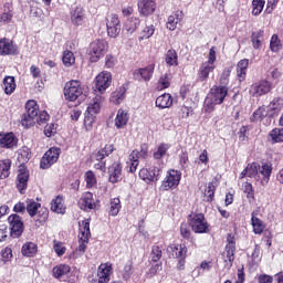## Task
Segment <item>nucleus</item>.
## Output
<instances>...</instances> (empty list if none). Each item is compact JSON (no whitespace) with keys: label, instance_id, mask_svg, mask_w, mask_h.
<instances>
[{"label":"nucleus","instance_id":"a18cd8bd","mask_svg":"<svg viewBox=\"0 0 283 283\" xmlns=\"http://www.w3.org/2000/svg\"><path fill=\"white\" fill-rule=\"evenodd\" d=\"M265 3H266L265 0H252L253 17H259V14H262V10H264Z\"/></svg>","mask_w":283,"mask_h":283},{"label":"nucleus","instance_id":"f8f14e48","mask_svg":"<svg viewBox=\"0 0 283 283\" xmlns=\"http://www.w3.org/2000/svg\"><path fill=\"white\" fill-rule=\"evenodd\" d=\"M273 90V83L263 80L260 82H256L250 86V96H254L258 98V96H264V94H269Z\"/></svg>","mask_w":283,"mask_h":283},{"label":"nucleus","instance_id":"79ce46f5","mask_svg":"<svg viewBox=\"0 0 283 283\" xmlns=\"http://www.w3.org/2000/svg\"><path fill=\"white\" fill-rule=\"evenodd\" d=\"M12 21V4L6 3L4 11L0 14V23H10Z\"/></svg>","mask_w":283,"mask_h":283},{"label":"nucleus","instance_id":"7ed1b4c3","mask_svg":"<svg viewBox=\"0 0 283 283\" xmlns=\"http://www.w3.org/2000/svg\"><path fill=\"white\" fill-rule=\"evenodd\" d=\"M78 224V247L70 255V258H72L73 260L83 258V255H85V249H87V244H90V238L92 235V232L90 231V219L80 221Z\"/></svg>","mask_w":283,"mask_h":283},{"label":"nucleus","instance_id":"4be33fe9","mask_svg":"<svg viewBox=\"0 0 283 283\" xmlns=\"http://www.w3.org/2000/svg\"><path fill=\"white\" fill-rule=\"evenodd\" d=\"M283 108V99L280 97H275L270 102V104L266 107V116L269 118H275L276 116H280V112H282Z\"/></svg>","mask_w":283,"mask_h":283},{"label":"nucleus","instance_id":"e2e57ef3","mask_svg":"<svg viewBox=\"0 0 283 283\" xmlns=\"http://www.w3.org/2000/svg\"><path fill=\"white\" fill-rule=\"evenodd\" d=\"M229 76H231V69H224L220 77L221 87L229 85Z\"/></svg>","mask_w":283,"mask_h":283},{"label":"nucleus","instance_id":"58836bf2","mask_svg":"<svg viewBox=\"0 0 283 283\" xmlns=\"http://www.w3.org/2000/svg\"><path fill=\"white\" fill-rule=\"evenodd\" d=\"M113 153H114V145H106L104 148L99 149L96 153L95 158L98 163H103V160H105V158H107V156H109Z\"/></svg>","mask_w":283,"mask_h":283},{"label":"nucleus","instance_id":"8fccbe9b","mask_svg":"<svg viewBox=\"0 0 283 283\" xmlns=\"http://www.w3.org/2000/svg\"><path fill=\"white\" fill-rule=\"evenodd\" d=\"M120 199L113 198L111 200L109 216L116 217L120 212Z\"/></svg>","mask_w":283,"mask_h":283},{"label":"nucleus","instance_id":"aec40b11","mask_svg":"<svg viewBox=\"0 0 283 283\" xmlns=\"http://www.w3.org/2000/svg\"><path fill=\"white\" fill-rule=\"evenodd\" d=\"M78 207L82 209V211H92L96 209L94 195L92 192H84L78 200Z\"/></svg>","mask_w":283,"mask_h":283},{"label":"nucleus","instance_id":"de8ad7c7","mask_svg":"<svg viewBox=\"0 0 283 283\" xmlns=\"http://www.w3.org/2000/svg\"><path fill=\"white\" fill-rule=\"evenodd\" d=\"M39 209H41V203L36 201L29 200L27 203V211L31 218H34L36 213H39Z\"/></svg>","mask_w":283,"mask_h":283},{"label":"nucleus","instance_id":"5fc2aeb1","mask_svg":"<svg viewBox=\"0 0 283 283\" xmlns=\"http://www.w3.org/2000/svg\"><path fill=\"white\" fill-rule=\"evenodd\" d=\"M154 32H156V29H154V25L145 27L140 32L139 41L151 39V36H154Z\"/></svg>","mask_w":283,"mask_h":283},{"label":"nucleus","instance_id":"338daca9","mask_svg":"<svg viewBox=\"0 0 283 283\" xmlns=\"http://www.w3.org/2000/svg\"><path fill=\"white\" fill-rule=\"evenodd\" d=\"M259 283H273V276L269 274H261L258 276Z\"/></svg>","mask_w":283,"mask_h":283},{"label":"nucleus","instance_id":"09e8293b","mask_svg":"<svg viewBox=\"0 0 283 283\" xmlns=\"http://www.w3.org/2000/svg\"><path fill=\"white\" fill-rule=\"evenodd\" d=\"M62 61L65 67H71V65H74V63H76V57L74 56V53L72 51H64Z\"/></svg>","mask_w":283,"mask_h":283},{"label":"nucleus","instance_id":"4c0bfd02","mask_svg":"<svg viewBox=\"0 0 283 283\" xmlns=\"http://www.w3.org/2000/svg\"><path fill=\"white\" fill-rule=\"evenodd\" d=\"M10 167H12V161L10 159L0 160V179L6 180L10 176Z\"/></svg>","mask_w":283,"mask_h":283},{"label":"nucleus","instance_id":"3c124183","mask_svg":"<svg viewBox=\"0 0 283 283\" xmlns=\"http://www.w3.org/2000/svg\"><path fill=\"white\" fill-rule=\"evenodd\" d=\"M203 195L206 202H212L213 196L216 195V186L209 182L208 186H206L205 188Z\"/></svg>","mask_w":283,"mask_h":283},{"label":"nucleus","instance_id":"c756f323","mask_svg":"<svg viewBox=\"0 0 283 283\" xmlns=\"http://www.w3.org/2000/svg\"><path fill=\"white\" fill-rule=\"evenodd\" d=\"M129 122V113L123 108H119L115 117V127L117 129H123Z\"/></svg>","mask_w":283,"mask_h":283},{"label":"nucleus","instance_id":"39448f33","mask_svg":"<svg viewBox=\"0 0 283 283\" xmlns=\"http://www.w3.org/2000/svg\"><path fill=\"white\" fill-rule=\"evenodd\" d=\"M218 56L216 54V46L209 50L208 61L201 63L198 70V76L201 81H209V75L216 70V61Z\"/></svg>","mask_w":283,"mask_h":283},{"label":"nucleus","instance_id":"4d7b16f0","mask_svg":"<svg viewBox=\"0 0 283 283\" xmlns=\"http://www.w3.org/2000/svg\"><path fill=\"white\" fill-rule=\"evenodd\" d=\"M270 49L272 50V52H280V50L282 49V42L280 41L277 34L272 35L270 41Z\"/></svg>","mask_w":283,"mask_h":283},{"label":"nucleus","instance_id":"b1692460","mask_svg":"<svg viewBox=\"0 0 283 283\" xmlns=\"http://www.w3.org/2000/svg\"><path fill=\"white\" fill-rule=\"evenodd\" d=\"M123 179V166L120 163L115 161L109 168H108V180L109 182H118Z\"/></svg>","mask_w":283,"mask_h":283},{"label":"nucleus","instance_id":"72a5a7b5","mask_svg":"<svg viewBox=\"0 0 283 283\" xmlns=\"http://www.w3.org/2000/svg\"><path fill=\"white\" fill-rule=\"evenodd\" d=\"M249 69V59H243L237 64V76L240 82L247 78V70Z\"/></svg>","mask_w":283,"mask_h":283},{"label":"nucleus","instance_id":"f3484780","mask_svg":"<svg viewBox=\"0 0 283 283\" xmlns=\"http://www.w3.org/2000/svg\"><path fill=\"white\" fill-rule=\"evenodd\" d=\"M8 222L11 229V237L12 238H20L23 233V221L19 217V214H11L8 218Z\"/></svg>","mask_w":283,"mask_h":283},{"label":"nucleus","instance_id":"cd10ccee","mask_svg":"<svg viewBox=\"0 0 283 283\" xmlns=\"http://www.w3.org/2000/svg\"><path fill=\"white\" fill-rule=\"evenodd\" d=\"M17 52V45L8 39H0V54L2 56H8Z\"/></svg>","mask_w":283,"mask_h":283},{"label":"nucleus","instance_id":"9d476101","mask_svg":"<svg viewBox=\"0 0 283 283\" xmlns=\"http://www.w3.org/2000/svg\"><path fill=\"white\" fill-rule=\"evenodd\" d=\"M107 34L112 39H116L120 34V20L116 13H111L106 17Z\"/></svg>","mask_w":283,"mask_h":283},{"label":"nucleus","instance_id":"6e6d98bb","mask_svg":"<svg viewBox=\"0 0 283 283\" xmlns=\"http://www.w3.org/2000/svg\"><path fill=\"white\" fill-rule=\"evenodd\" d=\"M273 143H283V128H274L270 132Z\"/></svg>","mask_w":283,"mask_h":283},{"label":"nucleus","instance_id":"774afa93","mask_svg":"<svg viewBox=\"0 0 283 283\" xmlns=\"http://www.w3.org/2000/svg\"><path fill=\"white\" fill-rule=\"evenodd\" d=\"M190 112H191V108H189L187 106H181V108L179 111V117H181V118H189Z\"/></svg>","mask_w":283,"mask_h":283},{"label":"nucleus","instance_id":"ddd939ff","mask_svg":"<svg viewBox=\"0 0 283 283\" xmlns=\"http://www.w3.org/2000/svg\"><path fill=\"white\" fill-rule=\"evenodd\" d=\"M59 156H61V148H57V147L50 148L42 157L40 167L42 169H50V167L59 160Z\"/></svg>","mask_w":283,"mask_h":283},{"label":"nucleus","instance_id":"a19ab883","mask_svg":"<svg viewBox=\"0 0 283 283\" xmlns=\"http://www.w3.org/2000/svg\"><path fill=\"white\" fill-rule=\"evenodd\" d=\"M38 247L33 242H27L22 245V255L27 258H32L36 255Z\"/></svg>","mask_w":283,"mask_h":283},{"label":"nucleus","instance_id":"6ab92c4d","mask_svg":"<svg viewBox=\"0 0 283 283\" xmlns=\"http://www.w3.org/2000/svg\"><path fill=\"white\" fill-rule=\"evenodd\" d=\"M224 269L229 271L233 266V260H235V242L229 241L226 245V252L222 254Z\"/></svg>","mask_w":283,"mask_h":283},{"label":"nucleus","instance_id":"c9c22d12","mask_svg":"<svg viewBox=\"0 0 283 283\" xmlns=\"http://www.w3.org/2000/svg\"><path fill=\"white\" fill-rule=\"evenodd\" d=\"M109 275H112V263H102L97 269V277L105 279L106 282H109Z\"/></svg>","mask_w":283,"mask_h":283},{"label":"nucleus","instance_id":"603ef678","mask_svg":"<svg viewBox=\"0 0 283 283\" xmlns=\"http://www.w3.org/2000/svg\"><path fill=\"white\" fill-rule=\"evenodd\" d=\"M166 63L169 66L178 65V53H176V50H169L166 53Z\"/></svg>","mask_w":283,"mask_h":283},{"label":"nucleus","instance_id":"69168bd1","mask_svg":"<svg viewBox=\"0 0 283 283\" xmlns=\"http://www.w3.org/2000/svg\"><path fill=\"white\" fill-rule=\"evenodd\" d=\"M56 134V125L54 124H49L44 127V135L48 138H52Z\"/></svg>","mask_w":283,"mask_h":283},{"label":"nucleus","instance_id":"7c9ffc66","mask_svg":"<svg viewBox=\"0 0 283 283\" xmlns=\"http://www.w3.org/2000/svg\"><path fill=\"white\" fill-rule=\"evenodd\" d=\"M167 251L168 253L172 251V256L179 258V260H185V258H187V247L182 244H172L168 247Z\"/></svg>","mask_w":283,"mask_h":283},{"label":"nucleus","instance_id":"2f4dec72","mask_svg":"<svg viewBox=\"0 0 283 283\" xmlns=\"http://www.w3.org/2000/svg\"><path fill=\"white\" fill-rule=\"evenodd\" d=\"M71 21L74 25H83V21H85V10L83 7H76L74 9L71 13Z\"/></svg>","mask_w":283,"mask_h":283},{"label":"nucleus","instance_id":"052dcab7","mask_svg":"<svg viewBox=\"0 0 283 283\" xmlns=\"http://www.w3.org/2000/svg\"><path fill=\"white\" fill-rule=\"evenodd\" d=\"M150 258L153 262H158V260L163 258V250L160 249V247L158 245L153 247Z\"/></svg>","mask_w":283,"mask_h":283},{"label":"nucleus","instance_id":"864d4df0","mask_svg":"<svg viewBox=\"0 0 283 283\" xmlns=\"http://www.w3.org/2000/svg\"><path fill=\"white\" fill-rule=\"evenodd\" d=\"M268 116L266 115V108L264 106L259 107L252 115L251 122L258 123L260 120H263V118Z\"/></svg>","mask_w":283,"mask_h":283},{"label":"nucleus","instance_id":"f03ea898","mask_svg":"<svg viewBox=\"0 0 283 283\" xmlns=\"http://www.w3.org/2000/svg\"><path fill=\"white\" fill-rule=\"evenodd\" d=\"M228 94L229 88L227 86H213L205 99V112L211 114V112L216 109V105H222V103H224V98H227Z\"/></svg>","mask_w":283,"mask_h":283},{"label":"nucleus","instance_id":"a878e982","mask_svg":"<svg viewBox=\"0 0 283 283\" xmlns=\"http://www.w3.org/2000/svg\"><path fill=\"white\" fill-rule=\"evenodd\" d=\"M65 198L63 196L59 195L52 199L51 211H53V213L63 214L65 213Z\"/></svg>","mask_w":283,"mask_h":283},{"label":"nucleus","instance_id":"5701e85b","mask_svg":"<svg viewBox=\"0 0 283 283\" xmlns=\"http://www.w3.org/2000/svg\"><path fill=\"white\" fill-rule=\"evenodd\" d=\"M19 144V139L14 133L0 134V147L4 149H14Z\"/></svg>","mask_w":283,"mask_h":283},{"label":"nucleus","instance_id":"bf43d9fd","mask_svg":"<svg viewBox=\"0 0 283 283\" xmlns=\"http://www.w3.org/2000/svg\"><path fill=\"white\" fill-rule=\"evenodd\" d=\"M94 123H96V116L86 114L84 117V127L86 132H92V128L94 127Z\"/></svg>","mask_w":283,"mask_h":283},{"label":"nucleus","instance_id":"49530a36","mask_svg":"<svg viewBox=\"0 0 283 283\" xmlns=\"http://www.w3.org/2000/svg\"><path fill=\"white\" fill-rule=\"evenodd\" d=\"M171 85V75L170 74H164L159 77L157 90H167Z\"/></svg>","mask_w":283,"mask_h":283},{"label":"nucleus","instance_id":"393cba45","mask_svg":"<svg viewBox=\"0 0 283 283\" xmlns=\"http://www.w3.org/2000/svg\"><path fill=\"white\" fill-rule=\"evenodd\" d=\"M138 8L142 14L149 17L156 12V0H139Z\"/></svg>","mask_w":283,"mask_h":283},{"label":"nucleus","instance_id":"680f3d73","mask_svg":"<svg viewBox=\"0 0 283 283\" xmlns=\"http://www.w3.org/2000/svg\"><path fill=\"white\" fill-rule=\"evenodd\" d=\"M134 275V266L132 265V261H128L124 266L123 277L124 280H129Z\"/></svg>","mask_w":283,"mask_h":283},{"label":"nucleus","instance_id":"4468645a","mask_svg":"<svg viewBox=\"0 0 283 283\" xmlns=\"http://www.w3.org/2000/svg\"><path fill=\"white\" fill-rule=\"evenodd\" d=\"M109 85H112V73L103 71L95 77V90L99 94H105Z\"/></svg>","mask_w":283,"mask_h":283},{"label":"nucleus","instance_id":"412c9836","mask_svg":"<svg viewBox=\"0 0 283 283\" xmlns=\"http://www.w3.org/2000/svg\"><path fill=\"white\" fill-rule=\"evenodd\" d=\"M30 179V172H28V168L21 165L18 170V182L17 187L20 193H23L25 189H28V180Z\"/></svg>","mask_w":283,"mask_h":283},{"label":"nucleus","instance_id":"dca6fc26","mask_svg":"<svg viewBox=\"0 0 283 283\" xmlns=\"http://www.w3.org/2000/svg\"><path fill=\"white\" fill-rule=\"evenodd\" d=\"M139 178L145 182H156L160 178V168L156 166L143 168L139 170Z\"/></svg>","mask_w":283,"mask_h":283},{"label":"nucleus","instance_id":"a211bd4d","mask_svg":"<svg viewBox=\"0 0 283 283\" xmlns=\"http://www.w3.org/2000/svg\"><path fill=\"white\" fill-rule=\"evenodd\" d=\"M103 103H105V97H103V95L101 94L95 95L88 103L86 114H88L90 116H96L97 114H101Z\"/></svg>","mask_w":283,"mask_h":283},{"label":"nucleus","instance_id":"1a4fd4ad","mask_svg":"<svg viewBox=\"0 0 283 283\" xmlns=\"http://www.w3.org/2000/svg\"><path fill=\"white\" fill-rule=\"evenodd\" d=\"M189 226L196 233H209V223L202 213L189 216Z\"/></svg>","mask_w":283,"mask_h":283},{"label":"nucleus","instance_id":"f704fd0d","mask_svg":"<svg viewBox=\"0 0 283 283\" xmlns=\"http://www.w3.org/2000/svg\"><path fill=\"white\" fill-rule=\"evenodd\" d=\"M14 90H17V82L14 76H6L3 78V91L4 94L10 96V94H14Z\"/></svg>","mask_w":283,"mask_h":283},{"label":"nucleus","instance_id":"f257e3e1","mask_svg":"<svg viewBox=\"0 0 283 283\" xmlns=\"http://www.w3.org/2000/svg\"><path fill=\"white\" fill-rule=\"evenodd\" d=\"M27 112L22 115L21 125L22 127H32L35 123L43 125L46 120H50L48 112L43 111L39 114V104L36 101L30 99L25 104Z\"/></svg>","mask_w":283,"mask_h":283},{"label":"nucleus","instance_id":"0eeeda50","mask_svg":"<svg viewBox=\"0 0 283 283\" xmlns=\"http://www.w3.org/2000/svg\"><path fill=\"white\" fill-rule=\"evenodd\" d=\"M80 96H83V87L81 82L72 80L67 82L64 86V97L66 101L74 103Z\"/></svg>","mask_w":283,"mask_h":283},{"label":"nucleus","instance_id":"bb28decb","mask_svg":"<svg viewBox=\"0 0 283 283\" xmlns=\"http://www.w3.org/2000/svg\"><path fill=\"white\" fill-rule=\"evenodd\" d=\"M185 14L182 11H176L168 17L166 28L167 30L174 31L178 28V23H180L184 19Z\"/></svg>","mask_w":283,"mask_h":283},{"label":"nucleus","instance_id":"9b49d317","mask_svg":"<svg viewBox=\"0 0 283 283\" xmlns=\"http://www.w3.org/2000/svg\"><path fill=\"white\" fill-rule=\"evenodd\" d=\"M155 70H156V64L151 63L145 67L135 70L133 73V76L135 81H139V83H149V81H151V76H154Z\"/></svg>","mask_w":283,"mask_h":283},{"label":"nucleus","instance_id":"6e6552de","mask_svg":"<svg viewBox=\"0 0 283 283\" xmlns=\"http://www.w3.org/2000/svg\"><path fill=\"white\" fill-rule=\"evenodd\" d=\"M107 50H108L107 41L101 40V39L93 41L90 45L91 61L93 63H96L98 59H101L102 56H105V54L107 53Z\"/></svg>","mask_w":283,"mask_h":283},{"label":"nucleus","instance_id":"37998d69","mask_svg":"<svg viewBox=\"0 0 283 283\" xmlns=\"http://www.w3.org/2000/svg\"><path fill=\"white\" fill-rule=\"evenodd\" d=\"M67 273H70V265L67 264H60L53 268V277L57 280L63 275H67Z\"/></svg>","mask_w":283,"mask_h":283},{"label":"nucleus","instance_id":"423d86ee","mask_svg":"<svg viewBox=\"0 0 283 283\" xmlns=\"http://www.w3.org/2000/svg\"><path fill=\"white\" fill-rule=\"evenodd\" d=\"M182 179V172L176 169H169L166 172V177L161 181L159 187L160 191H170L171 189H176L178 185H180V180Z\"/></svg>","mask_w":283,"mask_h":283},{"label":"nucleus","instance_id":"20e7f679","mask_svg":"<svg viewBox=\"0 0 283 283\" xmlns=\"http://www.w3.org/2000/svg\"><path fill=\"white\" fill-rule=\"evenodd\" d=\"M245 169L248 171V178H255L256 180H260L262 187H266V185H269V180H271V174L273 171L271 165L264 164L260 167L258 164L252 163L248 164Z\"/></svg>","mask_w":283,"mask_h":283},{"label":"nucleus","instance_id":"0e129e2a","mask_svg":"<svg viewBox=\"0 0 283 283\" xmlns=\"http://www.w3.org/2000/svg\"><path fill=\"white\" fill-rule=\"evenodd\" d=\"M53 249H54L56 255H59L60 258H61V255H65L66 249L63 247V243L54 240L53 241Z\"/></svg>","mask_w":283,"mask_h":283},{"label":"nucleus","instance_id":"c03bdc74","mask_svg":"<svg viewBox=\"0 0 283 283\" xmlns=\"http://www.w3.org/2000/svg\"><path fill=\"white\" fill-rule=\"evenodd\" d=\"M169 144H160L154 153L155 160H160V158H165L167 156V151H169Z\"/></svg>","mask_w":283,"mask_h":283},{"label":"nucleus","instance_id":"ea45409f","mask_svg":"<svg viewBox=\"0 0 283 283\" xmlns=\"http://www.w3.org/2000/svg\"><path fill=\"white\" fill-rule=\"evenodd\" d=\"M251 222H252L253 231L256 235H260L261 233H263L265 229L264 222H262V220L256 218L255 212H252Z\"/></svg>","mask_w":283,"mask_h":283},{"label":"nucleus","instance_id":"2eb2a0df","mask_svg":"<svg viewBox=\"0 0 283 283\" xmlns=\"http://www.w3.org/2000/svg\"><path fill=\"white\" fill-rule=\"evenodd\" d=\"M149 151V148L147 145H142L140 150H133L132 154L129 155V171L130 174H134L136 169H138V159L139 158H147V154Z\"/></svg>","mask_w":283,"mask_h":283},{"label":"nucleus","instance_id":"c85d7f7f","mask_svg":"<svg viewBox=\"0 0 283 283\" xmlns=\"http://www.w3.org/2000/svg\"><path fill=\"white\" fill-rule=\"evenodd\" d=\"M156 107H159V109H168V107H171L174 105V97H171V94L165 93L156 98Z\"/></svg>","mask_w":283,"mask_h":283},{"label":"nucleus","instance_id":"13d9d810","mask_svg":"<svg viewBox=\"0 0 283 283\" xmlns=\"http://www.w3.org/2000/svg\"><path fill=\"white\" fill-rule=\"evenodd\" d=\"M85 182L88 189H92V187H96V176L92 170H88L85 174Z\"/></svg>","mask_w":283,"mask_h":283},{"label":"nucleus","instance_id":"473e14b6","mask_svg":"<svg viewBox=\"0 0 283 283\" xmlns=\"http://www.w3.org/2000/svg\"><path fill=\"white\" fill-rule=\"evenodd\" d=\"M126 92L127 90L125 88V86H119L118 88H116L111 95V103H113V105H120V103L125 101Z\"/></svg>","mask_w":283,"mask_h":283},{"label":"nucleus","instance_id":"e433bc0d","mask_svg":"<svg viewBox=\"0 0 283 283\" xmlns=\"http://www.w3.org/2000/svg\"><path fill=\"white\" fill-rule=\"evenodd\" d=\"M140 25V19L130 18L125 22L124 30H126L127 34H134L138 27Z\"/></svg>","mask_w":283,"mask_h":283}]
</instances>
